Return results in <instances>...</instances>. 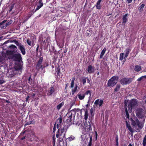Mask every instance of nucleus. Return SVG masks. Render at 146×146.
I'll list each match as a JSON object with an SVG mask.
<instances>
[{"label":"nucleus","mask_w":146,"mask_h":146,"mask_svg":"<svg viewBox=\"0 0 146 146\" xmlns=\"http://www.w3.org/2000/svg\"><path fill=\"white\" fill-rule=\"evenodd\" d=\"M62 119L61 118H59L57 119L56 122L55 123L53 130V134L54 135V133L56 131V129H58V131L56 134V137L61 136V137H64L65 134V130L64 128L60 129L62 126ZM54 135L53 137H54Z\"/></svg>","instance_id":"f257e3e1"},{"label":"nucleus","mask_w":146,"mask_h":146,"mask_svg":"<svg viewBox=\"0 0 146 146\" xmlns=\"http://www.w3.org/2000/svg\"><path fill=\"white\" fill-rule=\"evenodd\" d=\"M125 111L126 113L125 117L128 119H129V112H131L132 109L133 107L137 104L136 100L133 99L130 101L126 100L125 101Z\"/></svg>","instance_id":"f03ea898"},{"label":"nucleus","mask_w":146,"mask_h":146,"mask_svg":"<svg viewBox=\"0 0 146 146\" xmlns=\"http://www.w3.org/2000/svg\"><path fill=\"white\" fill-rule=\"evenodd\" d=\"M131 125L135 128L137 131H138L143 127L142 123L139 121L137 117H135L134 119L131 118Z\"/></svg>","instance_id":"7ed1b4c3"},{"label":"nucleus","mask_w":146,"mask_h":146,"mask_svg":"<svg viewBox=\"0 0 146 146\" xmlns=\"http://www.w3.org/2000/svg\"><path fill=\"white\" fill-rule=\"evenodd\" d=\"M135 113L139 118H144L146 116V110L145 108H137L135 109Z\"/></svg>","instance_id":"20e7f679"},{"label":"nucleus","mask_w":146,"mask_h":146,"mask_svg":"<svg viewBox=\"0 0 146 146\" xmlns=\"http://www.w3.org/2000/svg\"><path fill=\"white\" fill-rule=\"evenodd\" d=\"M118 79V77L115 76H113L108 80L107 83L108 86L109 87L113 86L117 83Z\"/></svg>","instance_id":"39448f33"},{"label":"nucleus","mask_w":146,"mask_h":146,"mask_svg":"<svg viewBox=\"0 0 146 146\" xmlns=\"http://www.w3.org/2000/svg\"><path fill=\"white\" fill-rule=\"evenodd\" d=\"M21 54L19 53L15 54L13 57V59L15 61H17L19 63L21 60Z\"/></svg>","instance_id":"423d86ee"},{"label":"nucleus","mask_w":146,"mask_h":146,"mask_svg":"<svg viewBox=\"0 0 146 146\" xmlns=\"http://www.w3.org/2000/svg\"><path fill=\"white\" fill-rule=\"evenodd\" d=\"M103 102V100L99 99L95 101L94 104L97 106L101 107L102 106Z\"/></svg>","instance_id":"0eeeda50"},{"label":"nucleus","mask_w":146,"mask_h":146,"mask_svg":"<svg viewBox=\"0 0 146 146\" xmlns=\"http://www.w3.org/2000/svg\"><path fill=\"white\" fill-rule=\"evenodd\" d=\"M85 126V129H86L87 131H89L92 130V127L89 121L88 122L86 121L84 124Z\"/></svg>","instance_id":"6e6552de"},{"label":"nucleus","mask_w":146,"mask_h":146,"mask_svg":"<svg viewBox=\"0 0 146 146\" xmlns=\"http://www.w3.org/2000/svg\"><path fill=\"white\" fill-rule=\"evenodd\" d=\"M130 79H129L123 78L121 80L120 83L123 85L126 84L130 82Z\"/></svg>","instance_id":"1a4fd4ad"},{"label":"nucleus","mask_w":146,"mask_h":146,"mask_svg":"<svg viewBox=\"0 0 146 146\" xmlns=\"http://www.w3.org/2000/svg\"><path fill=\"white\" fill-rule=\"evenodd\" d=\"M95 69L94 66L91 65H89L87 71L90 74L94 73L95 71Z\"/></svg>","instance_id":"9d476101"},{"label":"nucleus","mask_w":146,"mask_h":146,"mask_svg":"<svg viewBox=\"0 0 146 146\" xmlns=\"http://www.w3.org/2000/svg\"><path fill=\"white\" fill-rule=\"evenodd\" d=\"M67 117H68V119H67V121L69 125H71L72 124V117L71 113H68L66 115V117H65L66 118Z\"/></svg>","instance_id":"9b49d317"},{"label":"nucleus","mask_w":146,"mask_h":146,"mask_svg":"<svg viewBox=\"0 0 146 146\" xmlns=\"http://www.w3.org/2000/svg\"><path fill=\"white\" fill-rule=\"evenodd\" d=\"M85 94L79 93L78 95L77 96L79 99L81 100H83L85 98Z\"/></svg>","instance_id":"f8f14e48"},{"label":"nucleus","mask_w":146,"mask_h":146,"mask_svg":"<svg viewBox=\"0 0 146 146\" xmlns=\"http://www.w3.org/2000/svg\"><path fill=\"white\" fill-rule=\"evenodd\" d=\"M19 48L21 50L22 54L23 55H24L25 54V50L23 46L22 45H19Z\"/></svg>","instance_id":"ddd939ff"},{"label":"nucleus","mask_w":146,"mask_h":146,"mask_svg":"<svg viewBox=\"0 0 146 146\" xmlns=\"http://www.w3.org/2000/svg\"><path fill=\"white\" fill-rule=\"evenodd\" d=\"M131 51V50L129 48H127L125 50V56L124 58L125 59V60L124 61L126 60V58L128 56L129 53V52Z\"/></svg>","instance_id":"4468645a"},{"label":"nucleus","mask_w":146,"mask_h":146,"mask_svg":"<svg viewBox=\"0 0 146 146\" xmlns=\"http://www.w3.org/2000/svg\"><path fill=\"white\" fill-rule=\"evenodd\" d=\"M127 14H126L124 16H123L122 18V23L123 24H124L127 21Z\"/></svg>","instance_id":"2eb2a0df"},{"label":"nucleus","mask_w":146,"mask_h":146,"mask_svg":"<svg viewBox=\"0 0 146 146\" xmlns=\"http://www.w3.org/2000/svg\"><path fill=\"white\" fill-rule=\"evenodd\" d=\"M22 68V66L21 64V63L19 64H18L17 66L15 67V69L16 70H21Z\"/></svg>","instance_id":"dca6fc26"},{"label":"nucleus","mask_w":146,"mask_h":146,"mask_svg":"<svg viewBox=\"0 0 146 146\" xmlns=\"http://www.w3.org/2000/svg\"><path fill=\"white\" fill-rule=\"evenodd\" d=\"M78 86L76 85L74 88H73L72 90V94L73 95L78 90Z\"/></svg>","instance_id":"f3484780"},{"label":"nucleus","mask_w":146,"mask_h":146,"mask_svg":"<svg viewBox=\"0 0 146 146\" xmlns=\"http://www.w3.org/2000/svg\"><path fill=\"white\" fill-rule=\"evenodd\" d=\"M126 126L128 129L129 130L131 133L133 132V130L131 127L130 125L128 124L127 121L126 122Z\"/></svg>","instance_id":"a211bd4d"},{"label":"nucleus","mask_w":146,"mask_h":146,"mask_svg":"<svg viewBox=\"0 0 146 146\" xmlns=\"http://www.w3.org/2000/svg\"><path fill=\"white\" fill-rule=\"evenodd\" d=\"M126 126L128 129L129 130L131 133L133 132V130L131 127L130 125L128 124L127 121L126 122Z\"/></svg>","instance_id":"6ab92c4d"},{"label":"nucleus","mask_w":146,"mask_h":146,"mask_svg":"<svg viewBox=\"0 0 146 146\" xmlns=\"http://www.w3.org/2000/svg\"><path fill=\"white\" fill-rule=\"evenodd\" d=\"M84 94H85V95H88V94H89L90 95V96H89V98H89L88 101H90V100L91 99V95H92L91 92L90 91V90H88Z\"/></svg>","instance_id":"aec40b11"},{"label":"nucleus","mask_w":146,"mask_h":146,"mask_svg":"<svg viewBox=\"0 0 146 146\" xmlns=\"http://www.w3.org/2000/svg\"><path fill=\"white\" fill-rule=\"evenodd\" d=\"M141 70V66H140L137 65L135 66L134 68V70L135 71L137 72H138L140 71Z\"/></svg>","instance_id":"412c9836"},{"label":"nucleus","mask_w":146,"mask_h":146,"mask_svg":"<svg viewBox=\"0 0 146 146\" xmlns=\"http://www.w3.org/2000/svg\"><path fill=\"white\" fill-rule=\"evenodd\" d=\"M27 42L29 46H31L33 44L34 42L33 41V40L31 41V40L29 38H28L27 40Z\"/></svg>","instance_id":"4be33fe9"},{"label":"nucleus","mask_w":146,"mask_h":146,"mask_svg":"<svg viewBox=\"0 0 146 146\" xmlns=\"http://www.w3.org/2000/svg\"><path fill=\"white\" fill-rule=\"evenodd\" d=\"M5 57L3 56H2L0 57V64H2L5 62Z\"/></svg>","instance_id":"5701e85b"},{"label":"nucleus","mask_w":146,"mask_h":146,"mask_svg":"<svg viewBox=\"0 0 146 146\" xmlns=\"http://www.w3.org/2000/svg\"><path fill=\"white\" fill-rule=\"evenodd\" d=\"M106 48H104V49L102 50V51L101 52V54L100 56V58H102L103 56L104 55V54L106 51Z\"/></svg>","instance_id":"b1692460"},{"label":"nucleus","mask_w":146,"mask_h":146,"mask_svg":"<svg viewBox=\"0 0 146 146\" xmlns=\"http://www.w3.org/2000/svg\"><path fill=\"white\" fill-rule=\"evenodd\" d=\"M64 105V102H62L59 105H58L57 106V108L58 110H59L60 109L61 107L62 106Z\"/></svg>","instance_id":"393cba45"},{"label":"nucleus","mask_w":146,"mask_h":146,"mask_svg":"<svg viewBox=\"0 0 146 146\" xmlns=\"http://www.w3.org/2000/svg\"><path fill=\"white\" fill-rule=\"evenodd\" d=\"M120 86L119 84H117L116 86V87L114 89V91L115 92L118 91L120 88Z\"/></svg>","instance_id":"a878e982"},{"label":"nucleus","mask_w":146,"mask_h":146,"mask_svg":"<svg viewBox=\"0 0 146 146\" xmlns=\"http://www.w3.org/2000/svg\"><path fill=\"white\" fill-rule=\"evenodd\" d=\"M88 112L86 111H85L84 117V119L86 120H87L88 118Z\"/></svg>","instance_id":"bb28decb"},{"label":"nucleus","mask_w":146,"mask_h":146,"mask_svg":"<svg viewBox=\"0 0 146 146\" xmlns=\"http://www.w3.org/2000/svg\"><path fill=\"white\" fill-rule=\"evenodd\" d=\"M75 80V78H74L72 79V81L71 82V84L70 85V87L71 88H73L74 84V81Z\"/></svg>","instance_id":"cd10ccee"},{"label":"nucleus","mask_w":146,"mask_h":146,"mask_svg":"<svg viewBox=\"0 0 146 146\" xmlns=\"http://www.w3.org/2000/svg\"><path fill=\"white\" fill-rule=\"evenodd\" d=\"M124 54L123 53H121L120 54L119 56V60H122L123 59Z\"/></svg>","instance_id":"c85d7f7f"},{"label":"nucleus","mask_w":146,"mask_h":146,"mask_svg":"<svg viewBox=\"0 0 146 146\" xmlns=\"http://www.w3.org/2000/svg\"><path fill=\"white\" fill-rule=\"evenodd\" d=\"M143 146H146V137H144L143 142Z\"/></svg>","instance_id":"c756f323"},{"label":"nucleus","mask_w":146,"mask_h":146,"mask_svg":"<svg viewBox=\"0 0 146 146\" xmlns=\"http://www.w3.org/2000/svg\"><path fill=\"white\" fill-rule=\"evenodd\" d=\"M54 92V88L53 87H51L50 90L49 92L50 95H51Z\"/></svg>","instance_id":"7c9ffc66"},{"label":"nucleus","mask_w":146,"mask_h":146,"mask_svg":"<svg viewBox=\"0 0 146 146\" xmlns=\"http://www.w3.org/2000/svg\"><path fill=\"white\" fill-rule=\"evenodd\" d=\"M34 123L33 122V121H31L29 122H27L25 125V126H26L28 125H29L30 124H33Z\"/></svg>","instance_id":"2f4dec72"},{"label":"nucleus","mask_w":146,"mask_h":146,"mask_svg":"<svg viewBox=\"0 0 146 146\" xmlns=\"http://www.w3.org/2000/svg\"><path fill=\"white\" fill-rule=\"evenodd\" d=\"M43 3H41V6H39L38 5L36 9V11H37L40 8L43 6Z\"/></svg>","instance_id":"473e14b6"},{"label":"nucleus","mask_w":146,"mask_h":146,"mask_svg":"<svg viewBox=\"0 0 146 146\" xmlns=\"http://www.w3.org/2000/svg\"><path fill=\"white\" fill-rule=\"evenodd\" d=\"M144 6L145 5L144 4H142L140 6V7L139 8V9L140 10L142 9L143 8Z\"/></svg>","instance_id":"72a5a7b5"},{"label":"nucleus","mask_w":146,"mask_h":146,"mask_svg":"<svg viewBox=\"0 0 146 146\" xmlns=\"http://www.w3.org/2000/svg\"><path fill=\"white\" fill-rule=\"evenodd\" d=\"M96 8L98 9H100L101 8V6L100 5L96 4Z\"/></svg>","instance_id":"f704fd0d"},{"label":"nucleus","mask_w":146,"mask_h":146,"mask_svg":"<svg viewBox=\"0 0 146 146\" xmlns=\"http://www.w3.org/2000/svg\"><path fill=\"white\" fill-rule=\"evenodd\" d=\"M115 140L116 142L115 146H118V137H116Z\"/></svg>","instance_id":"c9c22d12"},{"label":"nucleus","mask_w":146,"mask_h":146,"mask_svg":"<svg viewBox=\"0 0 146 146\" xmlns=\"http://www.w3.org/2000/svg\"><path fill=\"white\" fill-rule=\"evenodd\" d=\"M146 78V76H142L141 77H140V78H139L138 79H137V80L138 81H140L143 78Z\"/></svg>","instance_id":"e433bc0d"},{"label":"nucleus","mask_w":146,"mask_h":146,"mask_svg":"<svg viewBox=\"0 0 146 146\" xmlns=\"http://www.w3.org/2000/svg\"><path fill=\"white\" fill-rule=\"evenodd\" d=\"M86 78H84L82 79V82L83 84H85L86 83Z\"/></svg>","instance_id":"4c0bfd02"},{"label":"nucleus","mask_w":146,"mask_h":146,"mask_svg":"<svg viewBox=\"0 0 146 146\" xmlns=\"http://www.w3.org/2000/svg\"><path fill=\"white\" fill-rule=\"evenodd\" d=\"M74 137L73 138H72V137H68L67 138H66V139H68L69 141H70L71 140H72L74 139Z\"/></svg>","instance_id":"58836bf2"},{"label":"nucleus","mask_w":146,"mask_h":146,"mask_svg":"<svg viewBox=\"0 0 146 146\" xmlns=\"http://www.w3.org/2000/svg\"><path fill=\"white\" fill-rule=\"evenodd\" d=\"M15 43L17 45L19 46V45H21L20 44H19V42L17 41H15Z\"/></svg>","instance_id":"ea45409f"},{"label":"nucleus","mask_w":146,"mask_h":146,"mask_svg":"<svg viewBox=\"0 0 146 146\" xmlns=\"http://www.w3.org/2000/svg\"><path fill=\"white\" fill-rule=\"evenodd\" d=\"M13 6H14L13 5H12L10 7V9L9 11V12H10L12 10V9H13Z\"/></svg>","instance_id":"a19ab883"},{"label":"nucleus","mask_w":146,"mask_h":146,"mask_svg":"<svg viewBox=\"0 0 146 146\" xmlns=\"http://www.w3.org/2000/svg\"><path fill=\"white\" fill-rule=\"evenodd\" d=\"M4 81L2 79H0V84H1L4 82Z\"/></svg>","instance_id":"79ce46f5"},{"label":"nucleus","mask_w":146,"mask_h":146,"mask_svg":"<svg viewBox=\"0 0 146 146\" xmlns=\"http://www.w3.org/2000/svg\"><path fill=\"white\" fill-rule=\"evenodd\" d=\"M31 14H29L27 17V20H28L29 18L31 16Z\"/></svg>","instance_id":"37998d69"},{"label":"nucleus","mask_w":146,"mask_h":146,"mask_svg":"<svg viewBox=\"0 0 146 146\" xmlns=\"http://www.w3.org/2000/svg\"><path fill=\"white\" fill-rule=\"evenodd\" d=\"M94 136H95V137H97L98 136V134L97 132L95 131L94 132Z\"/></svg>","instance_id":"c03bdc74"},{"label":"nucleus","mask_w":146,"mask_h":146,"mask_svg":"<svg viewBox=\"0 0 146 146\" xmlns=\"http://www.w3.org/2000/svg\"><path fill=\"white\" fill-rule=\"evenodd\" d=\"M3 137H0V143H2L3 140Z\"/></svg>","instance_id":"a18cd8bd"},{"label":"nucleus","mask_w":146,"mask_h":146,"mask_svg":"<svg viewBox=\"0 0 146 146\" xmlns=\"http://www.w3.org/2000/svg\"><path fill=\"white\" fill-rule=\"evenodd\" d=\"M56 71H58V72L57 73V74H58L59 72H60V70L59 69V68H57L56 69Z\"/></svg>","instance_id":"49530a36"},{"label":"nucleus","mask_w":146,"mask_h":146,"mask_svg":"<svg viewBox=\"0 0 146 146\" xmlns=\"http://www.w3.org/2000/svg\"><path fill=\"white\" fill-rule=\"evenodd\" d=\"M10 47L13 48H15L16 47V46L15 45H12L10 46Z\"/></svg>","instance_id":"de8ad7c7"},{"label":"nucleus","mask_w":146,"mask_h":146,"mask_svg":"<svg viewBox=\"0 0 146 146\" xmlns=\"http://www.w3.org/2000/svg\"><path fill=\"white\" fill-rule=\"evenodd\" d=\"M92 137H90V140L89 143H92Z\"/></svg>","instance_id":"09e8293b"},{"label":"nucleus","mask_w":146,"mask_h":146,"mask_svg":"<svg viewBox=\"0 0 146 146\" xmlns=\"http://www.w3.org/2000/svg\"><path fill=\"white\" fill-rule=\"evenodd\" d=\"M132 0H127V2L128 3H130L131 2Z\"/></svg>","instance_id":"8fccbe9b"},{"label":"nucleus","mask_w":146,"mask_h":146,"mask_svg":"<svg viewBox=\"0 0 146 146\" xmlns=\"http://www.w3.org/2000/svg\"><path fill=\"white\" fill-rule=\"evenodd\" d=\"M53 140V142L54 143V144L55 143V137H52Z\"/></svg>","instance_id":"3c124183"},{"label":"nucleus","mask_w":146,"mask_h":146,"mask_svg":"<svg viewBox=\"0 0 146 146\" xmlns=\"http://www.w3.org/2000/svg\"><path fill=\"white\" fill-rule=\"evenodd\" d=\"M86 79L87 80V82L89 83L90 81L89 78H86Z\"/></svg>","instance_id":"603ef678"},{"label":"nucleus","mask_w":146,"mask_h":146,"mask_svg":"<svg viewBox=\"0 0 146 146\" xmlns=\"http://www.w3.org/2000/svg\"><path fill=\"white\" fill-rule=\"evenodd\" d=\"M92 143H89L88 146H92Z\"/></svg>","instance_id":"864d4df0"},{"label":"nucleus","mask_w":146,"mask_h":146,"mask_svg":"<svg viewBox=\"0 0 146 146\" xmlns=\"http://www.w3.org/2000/svg\"><path fill=\"white\" fill-rule=\"evenodd\" d=\"M29 96H27V97L26 98V101L27 102V101H28V100L29 99Z\"/></svg>","instance_id":"5fc2aeb1"},{"label":"nucleus","mask_w":146,"mask_h":146,"mask_svg":"<svg viewBox=\"0 0 146 146\" xmlns=\"http://www.w3.org/2000/svg\"><path fill=\"white\" fill-rule=\"evenodd\" d=\"M5 21H3L2 22H1L0 23V25H2L3 23H4Z\"/></svg>","instance_id":"6e6d98bb"},{"label":"nucleus","mask_w":146,"mask_h":146,"mask_svg":"<svg viewBox=\"0 0 146 146\" xmlns=\"http://www.w3.org/2000/svg\"><path fill=\"white\" fill-rule=\"evenodd\" d=\"M100 2H99L98 1L96 3V4L100 5Z\"/></svg>","instance_id":"4d7b16f0"},{"label":"nucleus","mask_w":146,"mask_h":146,"mask_svg":"<svg viewBox=\"0 0 146 146\" xmlns=\"http://www.w3.org/2000/svg\"><path fill=\"white\" fill-rule=\"evenodd\" d=\"M25 137H21V140H23L24 139H25Z\"/></svg>","instance_id":"13d9d810"},{"label":"nucleus","mask_w":146,"mask_h":146,"mask_svg":"<svg viewBox=\"0 0 146 146\" xmlns=\"http://www.w3.org/2000/svg\"><path fill=\"white\" fill-rule=\"evenodd\" d=\"M129 146H132V145L131 143H129Z\"/></svg>","instance_id":"bf43d9fd"},{"label":"nucleus","mask_w":146,"mask_h":146,"mask_svg":"<svg viewBox=\"0 0 146 146\" xmlns=\"http://www.w3.org/2000/svg\"><path fill=\"white\" fill-rule=\"evenodd\" d=\"M102 0H98V1L99 2H101L102 1Z\"/></svg>","instance_id":"052dcab7"},{"label":"nucleus","mask_w":146,"mask_h":146,"mask_svg":"<svg viewBox=\"0 0 146 146\" xmlns=\"http://www.w3.org/2000/svg\"><path fill=\"white\" fill-rule=\"evenodd\" d=\"M97 75H98L99 74V72H98L97 73Z\"/></svg>","instance_id":"680f3d73"},{"label":"nucleus","mask_w":146,"mask_h":146,"mask_svg":"<svg viewBox=\"0 0 146 146\" xmlns=\"http://www.w3.org/2000/svg\"><path fill=\"white\" fill-rule=\"evenodd\" d=\"M97 138L98 137H96V140L97 139Z\"/></svg>","instance_id":"e2e57ef3"},{"label":"nucleus","mask_w":146,"mask_h":146,"mask_svg":"<svg viewBox=\"0 0 146 146\" xmlns=\"http://www.w3.org/2000/svg\"><path fill=\"white\" fill-rule=\"evenodd\" d=\"M127 146V145H126V144H125V145H124V146Z\"/></svg>","instance_id":"0e129e2a"},{"label":"nucleus","mask_w":146,"mask_h":146,"mask_svg":"<svg viewBox=\"0 0 146 146\" xmlns=\"http://www.w3.org/2000/svg\"><path fill=\"white\" fill-rule=\"evenodd\" d=\"M6 102H8V101H6Z\"/></svg>","instance_id":"69168bd1"},{"label":"nucleus","mask_w":146,"mask_h":146,"mask_svg":"<svg viewBox=\"0 0 146 146\" xmlns=\"http://www.w3.org/2000/svg\"><path fill=\"white\" fill-rule=\"evenodd\" d=\"M39 6H41V3L40 4V5H39Z\"/></svg>","instance_id":"338daca9"},{"label":"nucleus","mask_w":146,"mask_h":146,"mask_svg":"<svg viewBox=\"0 0 146 146\" xmlns=\"http://www.w3.org/2000/svg\"><path fill=\"white\" fill-rule=\"evenodd\" d=\"M8 25V24H7V25H6V26H7V25Z\"/></svg>","instance_id":"774afa93"}]
</instances>
